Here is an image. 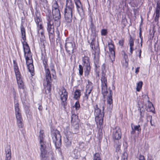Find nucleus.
<instances>
[{
    "label": "nucleus",
    "mask_w": 160,
    "mask_h": 160,
    "mask_svg": "<svg viewBox=\"0 0 160 160\" xmlns=\"http://www.w3.org/2000/svg\"><path fill=\"white\" fill-rule=\"evenodd\" d=\"M79 148L82 150H84V143H82L79 144Z\"/></svg>",
    "instance_id": "51"
},
{
    "label": "nucleus",
    "mask_w": 160,
    "mask_h": 160,
    "mask_svg": "<svg viewBox=\"0 0 160 160\" xmlns=\"http://www.w3.org/2000/svg\"><path fill=\"white\" fill-rule=\"evenodd\" d=\"M58 9V5L57 2H55L52 6V9Z\"/></svg>",
    "instance_id": "41"
},
{
    "label": "nucleus",
    "mask_w": 160,
    "mask_h": 160,
    "mask_svg": "<svg viewBox=\"0 0 160 160\" xmlns=\"http://www.w3.org/2000/svg\"><path fill=\"white\" fill-rule=\"evenodd\" d=\"M64 141L65 146L68 147L71 146L72 144L71 139L68 137L66 136L65 138Z\"/></svg>",
    "instance_id": "23"
},
{
    "label": "nucleus",
    "mask_w": 160,
    "mask_h": 160,
    "mask_svg": "<svg viewBox=\"0 0 160 160\" xmlns=\"http://www.w3.org/2000/svg\"><path fill=\"white\" fill-rule=\"evenodd\" d=\"M38 33L41 34L40 39L42 40H44L45 39V37L44 35V30H41L38 31Z\"/></svg>",
    "instance_id": "30"
},
{
    "label": "nucleus",
    "mask_w": 160,
    "mask_h": 160,
    "mask_svg": "<svg viewBox=\"0 0 160 160\" xmlns=\"http://www.w3.org/2000/svg\"><path fill=\"white\" fill-rule=\"evenodd\" d=\"M21 29L22 38L24 40V41L22 42V43L23 46L24 56L26 57V54L27 53L29 54H30V50L28 44L27 42H25L26 38L25 28L23 26H22L21 27Z\"/></svg>",
    "instance_id": "7"
},
{
    "label": "nucleus",
    "mask_w": 160,
    "mask_h": 160,
    "mask_svg": "<svg viewBox=\"0 0 160 160\" xmlns=\"http://www.w3.org/2000/svg\"><path fill=\"white\" fill-rule=\"evenodd\" d=\"M127 157L125 154H123L121 160H127Z\"/></svg>",
    "instance_id": "52"
},
{
    "label": "nucleus",
    "mask_w": 160,
    "mask_h": 160,
    "mask_svg": "<svg viewBox=\"0 0 160 160\" xmlns=\"http://www.w3.org/2000/svg\"><path fill=\"white\" fill-rule=\"evenodd\" d=\"M102 93L103 96L107 95L108 93L107 90V79L105 75H102L101 78Z\"/></svg>",
    "instance_id": "9"
},
{
    "label": "nucleus",
    "mask_w": 160,
    "mask_h": 160,
    "mask_svg": "<svg viewBox=\"0 0 160 160\" xmlns=\"http://www.w3.org/2000/svg\"><path fill=\"white\" fill-rule=\"evenodd\" d=\"M53 142L56 148H60L62 144L61 136L58 131L56 130L52 133Z\"/></svg>",
    "instance_id": "4"
},
{
    "label": "nucleus",
    "mask_w": 160,
    "mask_h": 160,
    "mask_svg": "<svg viewBox=\"0 0 160 160\" xmlns=\"http://www.w3.org/2000/svg\"><path fill=\"white\" fill-rule=\"evenodd\" d=\"M93 160H101L100 155L99 153H96L94 155Z\"/></svg>",
    "instance_id": "33"
},
{
    "label": "nucleus",
    "mask_w": 160,
    "mask_h": 160,
    "mask_svg": "<svg viewBox=\"0 0 160 160\" xmlns=\"http://www.w3.org/2000/svg\"><path fill=\"white\" fill-rule=\"evenodd\" d=\"M13 63L14 71L15 74L18 88L20 89H24V83L21 78V74L17 63L15 60L13 61Z\"/></svg>",
    "instance_id": "3"
},
{
    "label": "nucleus",
    "mask_w": 160,
    "mask_h": 160,
    "mask_svg": "<svg viewBox=\"0 0 160 160\" xmlns=\"http://www.w3.org/2000/svg\"><path fill=\"white\" fill-rule=\"evenodd\" d=\"M42 55L41 59L43 61L45 72V78L44 80L43 85L45 86L49 87L48 88V91H49L50 89V87L52 79H55L56 78V76L55 75V71L53 70V71L54 72L55 74H52V78L50 72L48 68V66L47 63L48 59L46 57L45 55H44L42 53Z\"/></svg>",
    "instance_id": "1"
},
{
    "label": "nucleus",
    "mask_w": 160,
    "mask_h": 160,
    "mask_svg": "<svg viewBox=\"0 0 160 160\" xmlns=\"http://www.w3.org/2000/svg\"><path fill=\"white\" fill-rule=\"evenodd\" d=\"M159 14L156 13L155 17V21H158L159 18Z\"/></svg>",
    "instance_id": "47"
},
{
    "label": "nucleus",
    "mask_w": 160,
    "mask_h": 160,
    "mask_svg": "<svg viewBox=\"0 0 160 160\" xmlns=\"http://www.w3.org/2000/svg\"><path fill=\"white\" fill-rule=\"evenodd\" d=\"M82 64L83 66L90 65V61L89 58L85 56L82 58Z\"/></svg>",
    "instance_id": "21"
},
{
    "label": "nucleus",
    "mask_w": 160,
    "mask_h": 160,
    "mask_svg": "<svg viewBox=\"0 0 160 160\" xmlns=\"http://www.w3.org/2000/svg\"><path fill=\"white\" fill-rule=\"evenodd\" d=\"M15 114H17L18 113H21L20 112L19 104L18 103H17L15 104Z\"/></svg>",
    "instance_id": "29"
},
{
    "label": "nucleus",
    "mask_w": 160,
    "mask_h": 160,
    "mask_svg": "<svg viewBox=\"0 0 160 160\" xmlns=\"http://www.w3.org/2000/svg\"><path fill=\"white\" fill-rule=\"evenodd\" d=\"M46 14L47 22L53 21L54 17L52 15V13L50 10L48 9H47Z\"/></svg>",
    "instance_id": "17"
},
{
    "label": "nucleus",
    "mask_w": 160,
    "mask_h": 160,
    "mask_svg": "<svg viewBox=\"0 0 160 160\" xmlns=\"http://www.w3.org/2000/svg\"><path fill=\"white\" fill-rule=\"evenodd\" d=\"M38 109L40 111H42V106L41 105L39 106L38 108Z\"/></svg>",
    "instance_id": "63"
},
{
    "label": "nucleus",
    "mask_w": 160,
    "mask_h": 160,
    "mask_svg": "<svg viewBox=\"0 0 160 160\" xmlns=\"http://www.w3.org/2000/svg\"><path fill=\"white\" fill-rule=\"evenodd\" d=\"M79 73L80 76H82L83 74V68L81 65H79Z\"/></svg>",
    "instance_id": "35"
},
{
    "label": "nucleus",
    "mask_w": 160,
    "mask_h": 160,
    "mask_svg": "<svg viewBox=\"0 0 160 160\" xmlns=\"http://www.w3.org/2000/svg\"><path fill=\"white\" fill-rule=\"evenodd\" d=\"M88 84L86 86V90L92 91L93 89L92 84L90 81H88Z\"/></svg>",
    "instance_id": "25"
},
{
    "label": "nucleus",
    "mask_w": 160,
    "mask_h": 160,
    "mask_svg": "<svg viewBox=\"0 0 160 160\" xmlns=\"http://www.w3.org/2000/svg\"><path fill=\"white\" fill-rule=\"evenodd\" d=\"M122 55L124 59V60H123V61L125 60H128V56L126 54L125 52L123 51V53L122 54Z\"/></svg>",
    "instance_id": "45"
},
{
    "label": "nucleus",
    "mask_w": 160,
    "mask_h": 160,
    "mask_svg": "<svg viewBox=\"0 0 160 160\" xmlns=\"http://www.w3.org/2000/svg\"><path fill=\"white\" fill-rule=\"evenodd\" d=\"M131 127L132 128V131H131V133L132 134H134L135 133L136 131L138 132H141V129L139 125H135L133 123L131 124Z\"/></svg>",
    "instance_id": "18"
},
{
    "label": "nucleus",
    "mask_w": 160,
    "mask_h": 160,
    "mask_svg": "<svg viewBox=\"0 0 160 160\" xmlns=\"http://www.w3.org/2000/svg\"><path fill=\"white\" fill-rule=\"evenodd\" d=\"M25 109H26V113L27 114L28 113V114H29L30 110L28 109V107L27 108H25Z\"/></svg>",
    "instance_id": "57"
},
{
    "label": "nucleus",
    "mask_w": 160,
    "mask_h": 160,
    "mask_svg": "<svg viewBox=\"0 0 160 160\" xmlns=\"http://www.w3.org/2000/svg\"><path fill=\"white\" fill-rule=\"evenodd\" d=\"M94 114L96 116L95 121L98 126V125L101 126L102 124L104 115L103 112L101 113V109L98 107V105H96L95 108Z\"/></svg>",
    "instance_id": "5"
},
{
    "label": "nucleus",
    "mask_w": 160,
    "mask_h": 160,
    "mask_svg": "<svg viewBox=\"0 0 160 160\" xmlns=\"http://www.w3.org/2000/svg\"><path fill=\"white\" fill-rule=\"evenodd\" d=\"M72 132L73 133L77 134L78 132L79 128V120L78 116L73 114L71 117Z\"/></svg>",
    "instance_id": "6"
},
{
    "label": "nucleus",
    "mask_w": 160,
    "mask_h": 160,
    "mask_svg": "<svg viewBox=\"0 0 160 160\" xmlns=\"http://www.w3.org/2000/svg\"><path fill=\"white\" fill-rule=\"evenodd\" d=\"M107 101L108 103L109 106L110 108H112L113 106V101L112 99V91L111 90H110L109 91V94L108 95Z\"/></svg>",
    "instance_id": "19"
},
{
    "label": "nucleus",
    "mask_w": 160,
    "mask_h": 160,
    "mask_svg": "<svg viewBox=\"0 0 160 160\" xmlns=\"http://www.w3.org/2000/svg\"><path fill=\"white\" fill-rule=\"evenodd\" d=\"M95 66L96 69H98V67H99V66L98 65V64H97V63H96V62H95Z\"/></svg>",
    "instance_id": "61"
},
{
    "label": "nucleus",
    "mask_w": 160,
    "mask_h": 160,
    "mask_svg": "<svg viewBox=\"0 0 160 160\" xmlns=\"http://www.w3.org/2000/svg\"><path fill=\"white\" fill-rule=\"evenodd\" d=\"M40 143V157L41 158H46L47 156V151L46 149V142H41Z\"/></svg>",
    "instance_id": "11"
},
{
    "label": "nucleus",
    "mask_w": 160,
    "mask_h": 160,
    "mask_svg": "<svg viewBox=\"0 0 160 160\" xmlns=\"http://www.w3.org/2000/svg\"><path fill=\"white\" fill-rule=\"evenodd\" d=\"M52 15L55 18L54 20L55 24L57 27L59 26L60 22L59 19L61 18L60 12L59 9H52Z\"/></svg>",
    "instance_id": "10"
},
{
    "label": "nucleus",
    "mask_w": 160,
    "mask_h": 160,
    "mask_svg": "<svg viewBox=\"0 0 160 160\" xmlns=\"http://www.w3.org/2000/svg\"><path fill=\"white\" fill-rule=\"evenodd\" d=\"M92 91L89 90H86L85 92V95L84 96V99L85 100L87 101L88 99V97L90 94L91 93V92Z\"/></svg>",
    "instance_id": "26"
},
{
    "label": "nucleus",
    "mask_w": 160,
    "mask_h": 160,
    "mask_svg": "<svg viewBox=\"0 0 160 160\" xmlns=\"http://www.w3.org/2000/svg\"><path fill=\"white\" fill-rule=\"evenodd\" d=\"M118 43L120 45L122 46L123 45L124 43V40L122 39L121 40H119Z\"/></svg>",
    "instance_id": "53"
},
{
    "label": "nucleus",
    "mask_w": 160,
    "mask_h": 160,
    "mask_svg": "<svg viewBox=\"0 0 160 160\" xmlns=\"http://www.w3.org/2000/svg\"><path fill=\"white\" fill-rule=\"evenodd\" d=\"M65 47L67 52L72 57V54L74 52L73 50L75 47V44L72 40H70L69 38H67L66 40Z\"/></svg>",
    "instance_id": "8"
},
{
    "label": "nucleus",
    "mask_w": 160,
    "mask_h": 160,
    "mask_svg": "<svg viewBox=\"0 0 160 160\" xmlns=\"http://www.w3.org/2000/svg\"><path fill=\"white\" fill-rule=\"evenodd\" d=\"M140 112L141 118L143 117L144 115V112L142 110H141V108H140Z\"/></svg>",
    "instance_id": "48"
},
{
    "label": "nucleus",
    "mask_w": 160,
    "mask_h": 160,
    "mask_svg": "<svg viewBox=\"0 0 160 160\" xmlns=\"http://www.w3.org/2000/svg\"><path fill=\"white\" fill-rule=\"evenodd\" d=\"M18 126L19 128H22L23 127V123L18 124Z\"/></svg>",
    "instance_id": "55"
},
{
    "label": "nucleus",
    "mask_w": 160,
    "mask_h": 160,
    "mask_svg": "<svg viewBox=\"0 0 160 160\" xmlns=\"http://www.w3.org/2000/svg\"><path fill=\"white\" fill-rule=\"evenodd\" d=\"M93 51H95V53L97 52H98L99 50L98 45L96 42L94 43V44L93 45V48H92Z\"/></svg>",
    "instance_id": "28"
},
{
    "label": "nucleus",
    "mask_w": 160,
    "mask_h": 160,
    "mask_svg": "<svg viewBox=\"0 0 160 160\" xmlns=\"http://www.w3.org/2000/svg\"><path fill=\"white\" fill-rule=\"evenodd\" d=\"M6 154H11L10 147L9 146H7L5 149Z\"/></svg>",
    "instance_id": "34"
},
{
    "label": "nucleus",
    "mask_w": 160,
    "mask_h": 160,
    "mask_svg": "<svg viewBox=\"0 0 160 160\" xmlns=\"http://www.w3.org/2000/svg\"><path fill=\"white\" fill-rule=\"evenodd\" d=\"M100 108H102V109L103 110L104 109V105L103 103H102L101 104V105L100 106Z\"/></svg>",
    "instance_id": "59"
},
{
    "label": "nucleus",
    "mask_w": 160,
    "mask_h": 160,
    "mask_svg": "<svg viewBox=\"0 0 160 160\" xmlns=\"http://www.w3.org/2000/svg\"><path fill=\"white\" fill-rule=\"evenodd\" d=\"M40 143L41 142H45L44 141L45 135L44 134V132L43 130H41L39 132Z\"/></svg>",
    "instance_id": "24"
},
{
    "label": "nucleus",
    "mask_w": 160,
    "mask_h": 160,
    "mask_svg": "<svg viewBox=\"0 0 160 160\" xmlns=\"http://www.w3.org/2000/svg\"><path fill=\"white\" fill-rule=\"evenodd\" d=\"M107 33V30L106 29H103L101 31V35L102 36H105Z\"/></svg>",
    "instance_id": "43"
},
{
    "label": "nucleus",
    "mask_w": 160,
    "mask_h": 160,
    "mask_svg": "<svg viewBox=\"0 0 160 160\" xmlns=\"http://www.w3.org/2000/svg\"><path fill=\"white\" fill-rule=\"evenodd\" d=\"M15 115L17 121L19 120H22V119L21 116V113H18Z\"/></svg>",
    "instance_id": "37"
},
{
    "label": "nucleus",
    "mask_w": 160,
    "mask_h": 160,
    "mask_svg": "<svg viewBox=\"0 0 160 160\" xmlns=\"http://www.w3.org/2000/svg\"><path fill=\"white\" fill-rule=\"evenodd\" d=\"M47 30L49 34V38H53L54 37V31L53 21L47 22Z\"/></svg>",
    "instance_id": "12"
},
{
    "label": "nucleus",
    "mask_w": 160,
    "mask_h": 160,
    "mask_svg": "<svg viewBox=\"0 0 160 160\" xmlns=\"http://www.w3.org/2000/svg\"><path fill=\"white\" fill-rule=\"evenodd\" d=\"M74 1L77 8V11L80 14L83 10L81 2L80 0H74Z\"/></svg>",
    "instance_id": "20"
},
{
    "label": "nucleus",
    "mask_w": 160,
    "mask_h": 160,
    "mask_svg": "<svg viewBox=\"0 0 160 160\" xmlns=\"http://www.w3.org/2000/svg\"><path fill=\"white\" fill-rule=\"evenodd\" d=\"M90 28L91 29H94V26L92 22V18H91V24L90 25Z\"/></svg>",
    "instance_id": "46"
},
{
    "label": "nucleus",
    "mask_w": 160,
    "mask_h": 160,
    "mask_svg": "<svg viewBox=\"0 0 160 160\" xmlns=\"http://www.w3.org/2000/svg\"><path fill=\"white\" fill-rule=\"evenodd\" d=\"M139 67H138L136 68V70H135V72L136 73H137L139 72Z\"/></svg>",
    "instance_id": "62"
},
{
    "label": "nucleus",
    "mask_w": 160,
    "mask_h": 160,
    "mask_svg": "<svg viewBox=\"0 0 160 160\" xmlns=\"http://www.w3.org/2000/svg\"><path fill=\"white\" fill-rule=\"evenodd\" d=\"M37 26L38 31L41 30L43 29V27L42 23H40V24H37Z\"/></svg>",
    "instance_id": "44"
},
{
    "label": "nucleus",
    "mask_w": 160,
    "mask_h": 160,
    "mask_svg": "<svg viewBox=\"0 0 160 160\" xmlns=\"http://www.w3.org/2000/svg\"><path fill=\"white\" fill-rule=\"evenodd\" d=\"M147 118L148 120H150V121H151L152 120V117L151 116L149 115L147 116Z\"/></svg>",
    "instance_id": "58"
},
{
    "label": "nucleus",
    "mask_w": 160,
    "mask_h": 160,
    "mask_svg": "<svg viewBox=\"0 0 160 160\" xmlns=\"http://www.w3.org/2000/svg\"><path fill=\"white\" fill-rule=\"evenodd\" d=\"M122 136L121 130L118 127H116L113 129L112 137L113 139L119 140L121 139Z\"/></svg>",
    "instance_id": "13"
},
{
    "label": "nucleus",
    "mask_w": 160,
    "mask_h": 160,
    "mask_svg": "<svg viewBox=\"0 0 160 160\" xmlns=\"http://www.w3.org/2000/svg\"><path fill=\"white\" fill-rule=\"evenodd\" d=\"M139 160H145L144 157L143 156L140 155Z\"/></svg>",
    "instance_id": "56"
},
{
    "label": "nucleus",
    "mask_w": 160,
    "mask_h": 160,
    "mask_svg": "<svg viewBox=\"0 0 160 160\" xmlns=\"http://www.w3.org/2000/svg\"><path fill=\"white\" fill-rule=\"evenodd\" d=\"M148 107V110L149 111L153 112V111L154 110V107L152 103L150 102H149Z\"/></svg>",
    "instance_id": "31"
},
{
    "label": "nucleus",
    "mask_w": 160,
    "mask_h": 160,
    "mask_svg": "<svg viewBox=\"0 0 160 160\" xmlns=\"http://www.w3.org/2000/svg\"><path fill=\"white\" fill-rule=\"evenodd\" d=\"M128 60H125L123 61L125 62H123V66L125 68H127L128 67Z\"/></svg>",
    "instance_id": "42"
},
{
    "label": "nucleus",
    "mask_w": 160,
    "mask_h": 160,
    "mask_svg": "<svg viewBox=\"0 0 160 160\" xmlns=\"http://www.w3.org/2000/svg\"><path fill=\"white\" fill-rule=\"evenodd\" d=\"M113 42L111 41L110 42H108V46L109 47V51L110 52V54L109 55V57L112 60H114L115 57V52L114 51V46Z\"/></svg>",
    "instance_id": "14"
},
{
    "label": "nucleus",
    "mask_w": 160,
    "mask_h": 160,
    "mask_svg": "<svg viewBox=\"0 0 160 160\" xmlns=\"http://www.w3.org/2000/svg\"><path fill=\"white\" fill-rule=\"evenodd\" d=\"M92 38L91 42V48H93V45L94 44V43L95 42V36L93 35L92 36Z\"/></svg>",
    "instance_id": "36"
},
{
    "label": "nucleus",
    "mask_w": 160,
    "mask_h": 160,
    "mask_svg": "<svg viewBox=\"0 0 160 160\" xmlns=\"http://www.w3.org/2000/svg\"><path fill=\"white\" fill-rule=\"evenodd\" d=\"M133 39L132 38V37L130 36V38L129 40V46H134V41Z\"/></svg>",
    "instance_id": "38"
},
{
    "label": "nucleus",
    "mask_w": 160,
    "mask_h": 160,
    "mask_svg": "<svg viewBox=\"0 0 160 160\" xmlns=\"http://www.w3.org/2000/svg\"><path fill=\"white\" fill-rule=\"evenodd\" d=\"M74 5L72 0H66L65 8L64 10L65 21L67 24H70L72 21V12Z\"/></svg>",
    "instance_id": "2"
},
{
    "label": "nucleus",
    "mask_w": 160,
    "mask_h": 160,
    "mask_svg": "<svg viewBox=\"0 0 160 160\" xmlns=\"http://www.w3.org/2000/svg\"><path fill=\"white\" fill-rule=\"evenodd\" d=\"M133 46H130V53L129 54L131 55L133 51L134 50V49L133 48Z\"/></svg>",
    "instance_id": "50"
},
{
    "label": "nucleus",
    "mask_w": 160,
    "mask_h": 160,
    "mask_svg": "<svg viewBox=\"0 0 160 160\" xmlns=\"http://www.w3.org/2000/svg\"><path fill=\"white\" fill-rule=\"evenodd\" d=\"M35 22L37 23V25L42 23L41 22V20L38 17H37L35 19Z\"/></svg>",
    "instance_id": "39"
},
{
    "label": "nucleus",
    "mask_w": 160,
    "mask_h": 160,
    "mask_svg": "<svg viewBox=\"0 0 160 160\" xmlns=\"http://www.w3.org/2000/svg\"><path fill=\"white\" fill-rule=\"evenodd\" d=\"M26 63L28 67V69L29 71L32 73L34 70L33 65V61L32 59H29L28 56L26 57Z\"/></svg>",
    "instance_id": "15"
},
{
    "label": "nucleus",
    "mask_w": 160,
    "mask_h": 160,
    "mask_svg": "<svg viewBox=\"0 0 160 160\" xmlns=\"http://www.w3.org/2000/svg\"><path fill=\"white\" fill-rule=\"evenodd\" d=\"M157 7L160 8V3L158 2L157 4Z\"/></svg>",
    "instance_id": "64"
},
{
    "label": "nucleus",
    "mask_w": 160,
    "mask_h": 160,
    "mask_svg": "<svg viewBox=\"0 0 160 160\" xmlns=\"http://www.w3.org/2000/svg\"><path fill=\"white\" fill-rule=\"evenodd\" d=\"M142 81H140L137 83L136 89L138 91H140L142 88Z\"/></svg>",
    "instance_id": "32"
},
{
    "label": "nucleus",
    "mask_w": 160,
    "mask_h": 160,
    "mask_svg": "<svg viewBox=\"0 0 160 160\" xmlns=\"http://www.w3.org/2000/svg\"><path fill=\"white\" fill-rule=\"evenodd\" d=\"M74 107H75L76 110H78L79 109L80 107V105L78 101H77L74 105Z\"/></svg>",
    "instance_id": "40"
},
{
    "label": "nucleus",
    "mask_w": 160,
    "mask_h": 160,
    "mask_svg": "<svg viewBox=\"0 0 160 160\" xmlns=\"http://www.w3.org/2000/svg\"><path fill=\"white\" fill-rule=\"evenodd\" d=\"M81 95V92L80 90H76L74 92V98L76 99H78Z\"/></svg>",
    "instance_id": "27"
},
{
    "label": "nucleus",
    "mask_w": 160,
    "mask_h": 160,
    "mask_svg": "<svg viewBox=\"0 0 160 160\" xmlns=\"http://www.w3.org/2000/svg\"><path fill=\"white\" fill-rule=\"evenodd\" d=\"M85 68L84 75L85 76L88 77L91 71L90 65L83 66Z\"/></svg>",
    "instance_id": "22"
},
{
    "label": "nucleus",
    "mask_w": 160,
    "mask_h": 160,
    "mask_svg": "<svg viewBox=\"0 0 160 160\" xmlns=\"http://www.w3.org/2000/svg\"><path fill=\"white\" fill-rule=\"evenodd\" d=\"M94 64H95V62L97 64H98V59H95L94 60Z\"/></svg>",
    "instance_id": "60"
},
{
    "label": "nucleus",
    "mask_w": 160,
    "mask_h": 160,
    "mask_svg": "<svg viewBox=\"0 0 160 160\" xmlns=\"http://www.w3.org/2000/svg\"><path fill=\"white\" fill-rule=\"evenodd\" d=\"M68 93L64 88H63L62 90L61 94L60 95L61 99L62 101L64 103L67 99Z\"/></svg>",
    "instance_id": "16"
},
{
    "label": "nucleus",
    "mask_w": 160,
    "mask_h": 160,
    "mask_svg": "<svg viewBox=\"0 0 160 160\" xmlns=\"http://www.w3.org/2000/svg\"><path fill=\"white\" fill-rule=\"evenodd\" d=\"M11 154H6V158L5 159H11Z\"/></svg>",
    "instance_id": "49"
},
{
    "label": "nucleus",
    "mask_w": 160,
    "mask_h": 160,
    "mask_svg": "<svg viewBox=\"0 0 160 160\" xmlns=\"http://www.w3.org/2000/svg\"><path fill=\"white\" fill-rule=\"evenodd\" d=\"M160 10V8L156 7L155 11V13H159V12Z\"/></svg>",
    "instance_id": "54"
}]
</instances>
